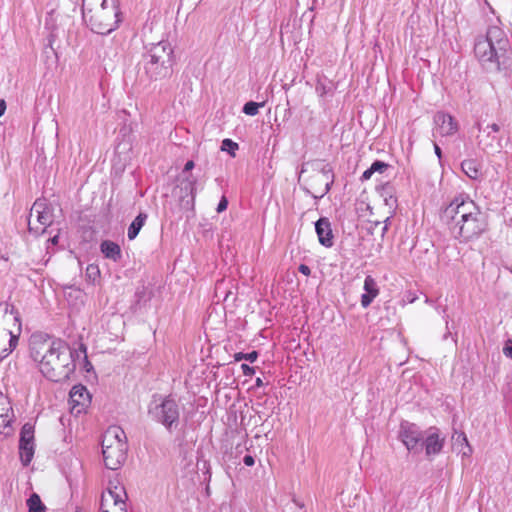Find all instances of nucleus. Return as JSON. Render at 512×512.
Returning <instances> with one entry per match:
<instances>
[{"label":"nucleus","mask_w":512,"mask_h":512,"mask_svg":"<svg viewBox=\"0 0 512 512\" xmlns=\"http://www.w3.org/2000/svg\"><path fill=\"white\" fill-rule=\"evenodd\" d=\"M441 218L451 235L462 242L479 238L487 227L478 205L465 195L455 197L444 209Z\"/></svg>","instance_id":"obj_1"},{"label":"nucleus","mask_w":512,"mask_h":512,"mask_svg":"<svg viewBox=\"0 0 512 512\" xmlns=\"http://www.w3.org/2000/svg\"><path fill=\"white\" fill-rule=\"evenodd\" d=\"M75 354L78 352L61 340H33L30 345L32 359L39 363L41 373L53 382L69 379L76 368Z\"/></svg>","instance_id":"obj_2"},{"label":"nucleus","mask_w":512,"mask_h":512,"mask_svg":"<svg viewBox=\"0 0 512 512\" xmlns=\"http://www.w3.org/2000/svg\"><path fill=\"white\" fill-rule=\"evenodd\" d=\"M474 53L486 70L498 71L510 58V43L504 31L493 26L476 41Z\"/></svg>","instance_id":"obj_3"},{"label":"nucleus","mask_w":512,"mask_h":512,"mask_svg":"<svg viewBox=\"0 0 512 512\" xmlns=\"http://www.w3.org/2000/svg\"><path fill=\"white\" fill-rule=\"evenodd\" d=\"M82 15L90 29L98 34H109L121 22L116 0H82Z\"/></svg>","instance_id":"obj_4"},{"label":"nucleus","mask_w":512,"mask_h":512,"mask_svg":"<svg viewBox=\"0 0 512 512\" xmlns=\"http://www.w3.org/2000/svg\"><path fill=\"white\" fill-rule=\"evenodd\" d=\"M143 57L145 72L151 80H161L172 74L174 55L169 42L151 44Z\"/></svg>","instance_id":"obj_5"},{"label":"nucleus","mask_w":512,"mask_h":512,"mask_svg":"<svg viewBox=\"0 0 512 512\" xmlns=\"http://www.w3.org/2000/svg\"><path fill=\"white\" fill-rule=\"evenodd\" d=\"M101 446L106 468L119 469L127 457L128 446L124 430L119 426L108 427L103 434Z\"/></svg>","instance_id":"obj_6"},{"label":"nucleus","mask_w":512,"mask_h":512,"mask_svg":"<svg viewBox=\"0 0 512 512\" xmlns=\"http://www.w3.org/2000/svg\"><path fill=\"white\" fill-rule=\"evenodd\" d=\"M148 414L152 420L161 423L167 430L177 426L180 417L178 403L170 396L161 398L158 402L154 400L148 408Z\"/></svg>","instance_id":"obj_7"},{"label":"nucleus","mask_w":512,"mask_h":512,"mask_svg":"<svg viewBox=\"0 0 512 512\" xmlns=\"http://www.w3.org/2000/svg\"><path fill=\"white\" fill-rule=\"evenodd\" d=\"M52 222L53 214L51 208L44 200H36L30 210L28 219L29 230L35 234L44 233Z\"/></svg>","instance_id":"obj_8"},{"label":"nucleus","mask_w":512,"mask_h":512,"mask_svg":"<svg viewBox=\"0 0 512 512\" xmlns=\"http://www.w3.org/2000/svg\"><path fill=\"white\" fill-rule=\"evenodd\" d=\"M399 438L409 451L413 453L422 451L423 444L421 443L423 441V433L416 424L408 421L402 422L399 430Z\"/></svg>","instance_id":"obj_9"},{"label":"nucleus","mask_w":512,"mask_h":512,"mask_svg":"<svg viewBox=\"0 0 512 512\" xmlns=\"http://www.w3.org/2000/svg\"><path fill=\"white\" fill-rule=\"evenodd\" d=\"M34 451V426L25 423L21 428L19 439V454L23 466H28L31 463Z\"/></svg>","instance_id":"obj_10"},{"label":"nucleus","mask_w":512,"mask_h":512,"mask_svg":"<svg viewBox=\"0 0 512 512\" xmlns=\"http://www.w3.org/2000/svg\"><path fill=\"white\" fill-rule=\"evenodd\" d=\"M500 131V126L496 123L487 125L482 130V135L478 136V146L485 152L495 153L502 149V141L495 134Z\"/></svg>","instance_id":"obj_11"},{"label":"nucleus","mask_w":512,"mask_h":512,"mask_svg":"<svg viewBox=\"0 0 512 512\" xmlns=\"http://www.w3.org/2000/svg\"><path fill=\"white\" fill-rule=\"evenodd\" d=\"M91 397L87 388L81 384L72 387L69 394L71 412L75 415L81 414L90 404Z\"/></svg>","instance_id":"obj_12"},{"label":"nucleus","mask_w":512,"mask_h":512,"mask_svg":"<svg viewBox=\"0 0 512 512\" xmlns=\"http://www.w3.org/2000/svg\"><path fill=\"white\" fill-rule=\"evenodd\" d=\"M107 490L108 496L112 499V512H127L125 488L122 485L110 482Z\"/></svg>","instance_id":"obj_13"},{"label":"nucleus","mask_w":512,"mask_h":512,"mask_svg":"<svg viewBox=\"0 0 512 512\" xmlns=\"http://www.w3.org/2000/svg\"><path fill=\"white\" fill-rule=\"evenodd\" d=\"M434 122L437 126L436 131L441 136H451L458 130L457 122L447 113L438 112L434 117Z\"/></svg>","instance_id":"obj_14"},{"label":"nucleus","mask_w":512,"mask_h":512,"mask_svg":"<svg viewBox=\"0 0 512 512\" xmlns=\"http://www.w3.org/2000/svg\"><path fill=\"white\" fill-rule=\"evenodd\" d=\"M315 231L318 236V240L321 245L330 248L333 246V232L331 228V223L328 218L321 217L319 220L315 223Z\"/></svg>","instance_id":"obj_15"},{"label":"nucleus","mask_w":512,"mask_h":512,"mask_svg":"<svg viewBox=\"0 0 512 512\" xmlns=\"http://www.w3.org/2000/svg\"><path fill=\"white\" fill-rule=\"evenodd\" d=\"M0 435L8 436L12 432L11 421L13 416V409L9 400L3 395L0 396Z\"/></svg>","instance_id":"obj_16"},{"label":"nucleus","mask_w":512,"mask_h":512,"mask_svg":"<svg viewBox=\"0 0 512 512\" xmlns=\"http://www.w3.org/2000/svg\"><path fill=\"white\" fill-rule=\"evenodd\" d=\"M363 288L365 293L361 296V305L363 308H367L377 297L379 289L376 281L371 276H366Z\"/></svg>","instance_id":"obj_17"},{"label":"nucleus","mask_w":512,"mask_h":512,"mask_svg":"<svg viewBox=\"0 0 512 512\" xmlns=\"http://www.w3.org/2000/svg\"><path fill=\"white\" fill-rule=\"evenodd\" d=\"M100 250L107 259L113 260L114 262H118L122 258L120 246L113 241H102L100 244Z\"/></svg>","instance_id":"obj_18"},{"label":"nucleus","mask_w":512,"mask_h":512,"mask_svg":"<svg viewBox=\"0 0 512 512\" xmlns=\"http://www.w3.org/2000/svg\"><path fill=\"white\" fill-rule=\"evenodd\" d=\"M421 444L425 447L428 456L438 454L443 448V440L439 438L437 433L429 434Z\"/></svg>","instance_id":"obj_19"},{"label":"nucleus","mask_w":512,"mask_h":512,"mask_svg":"<svg viewBox=\"0 0 512 512\" xmlns=\"http://www.w3.org/2000/svg\"><path fill=\"white\" fill-rule=\"evenodd\" d=\"M319 172L322 174L325 180V185L324 188L320 191V195H314L315 198H322L324 195H326L330 191L334 182V174L331 165L322 164L321 168H319Z\"/></svg>","instance_id":"obj_20"},{"label":"nucleus","mask_w":512,"mask_h":512,"mask_svg":"<svg viewBox=\"0 0 512 512\" xmlns=\"http://www.w3.org/2000/svg\"><path fill=\"white\" fill-rule=\"evenodd\" d=\"M148 215L146 213H139L128 227L127 237L129 240H134L142 227L145 225Z\"/></svg>","instance_id":"obj_21"},{"label":"nucleus","mask_w":512,"mask_h":512,"mask_svg":"<svg viewBox=\"0 0 512 512\" xmlns=\"http://www.w3.org/2000/svg\"><path fill=\"white\" fill-rule=\"evenodd\" d=\"M461 169L472 180H477L481 177L480 165L474 159L464 160L461 163Z\"/></svg>","instance_id":"obj_22"},{"label":"nucleus","mask_w":512,"mask_h":512,"mask_svg":"<svg viewBox=\"0 0 512 512\" xmlns=\"http://www.w3.org/2000/svg\"><path fill=\"white\" fill-rule=\"evenodd\" d=\"M28 512H46L47 508L42 503L40 496L37 493H32L27 499Z\"/></svg>","instance_id":"obj_23"},{"label":"nucleus","mask_w":512,"mask_h":512,"mask_svg":"<svg viewBox=\"0 0 512 512\" xmlns=\"http://www.w3.org/2000/svg\"><path fill=\"white\" fill-rule=\"evenodd\" d=\"M264 105H265V102L257 103V102L249 101L243 106V112L246 115L255 116L258 114L259 108L263 107Z\"/></svg>","instance_id":"obj_24"},{"label":"nucleus","mask_w":512,"mask_h":512,"mask_svg":"<svg viewBox=\"0 0 512 512\" xmlns=\"http://www.w3.org/2000/svg\"><path fill=\"white\" fill-rule=\"evenodd\" d=\"M258 358V352L257 351H251L249 353H243V352H238L234 355V359L235 361H242V360H247L251 363L255 362Z\"/></svg>","instance_id":"obj_25"},{"label":"nucleus","mask_w":512,"mask_h":512,"mask_svg":"<svg viewBox=\"0 0 512 512\" xmlns=\"http://www.w3.org/2000/svg\"><path fill=\"white\" fill-rule=\"evenodd\" d=\"M222 150L228 151L231 155L235 154V150L238 149V144L231 139H224L222 141Z\"/></svg>","instance_id":"obj_26"},{"label":"nucleus","mask_w":512,"mask_h":512,"mask_svg":"<svg viewBox=\"0 0 512 512\" xmlns=\"http://www.w3.org/2000/svg\"><path fill=\"white\" fill-rule=\"evenodd\" d=\"M112 505V499L108 496V490L102 493L101 503H100V512H110L108 506Z\"/></svg>","instance_id":"obj_27"},{"label":"nucleus","mask_w":512,"mask_h":512,"mask_svg":"<svg viewBox=\"0 0 512 512\" xmlns=\"http://www.w3.org/2000/svg\"><path fill=\"white\" fill-rule=\"evenodd\" d=\"M389 165L383 161L376 160L370 166V169L373 173L379 172L383 173L388 169Z\"/></svg>","instance_id":"obj_28"},{"label":"nucleus","mask_w":512,"mask_h":512,"mask_svg":"<svg viewBox=\"0 0 512 512\" xmlns=\"http://www.w3.org/2000/svg\"><path fill=\"white\" fill-rule=\"evenodd\" d=\"M86 275L89 279L95 281L100 275L98 266L93 264L88 265L86 268Z\"/></svg>","instance_id":"obj_29"},{"label":"nucleus","mask_w":512,"mask_h":512,"mask_svg":"<svg viewBox=\"0 0 512 512\" xmlns=\"http://www.w3.org/2000/svg\"><path fill=\"white\" fill-rule=\"evenodd\" d=\"M78 353L83 354L84 369L89 372L92 369V364L87 359L86 347L81 344ZM79 357V354H76Z\"/></svg>","instance_id":"obj_30"},{"label":"nucleus","mask_w":512,"mask_h":512,"mask_svg":"<svg viewBox=\"0 0 512 512\" xmlns=\"http://www.w3.org/2000/svg\"><path fill=\"white\" fill-rule=\"evenodd\" d=\"M503 354L512 359V340L509 339L506 341L504 347H503Z\"/></svg>","instance_id":"obj_31"},{"label":"nucleus","mask_w":512,"mask_h":512,"mask_svg":"<svg viewBox=\"0 0 512 512\" xmlns=\"http://www.w3.org/2000/svg\"><path fill=\"white\" fill-rule=\"evenodd\" d=\"M227 206H228V200L226 199V197H222L221 200L219 201L218 203V206L216 208V211L218 213H221L223 211H225L227 209Z\"/></svg>","instance_id":"obj_32"},{"label":"nucleus","mask_w":512,"mask_h":512,"mask_svg":"<svg viewBox=\"0 0 512 512\" xmlns=\"http://www.w3.org/2000/svg\"><path fill=\"white\" fill-rule=\"evenodd\" d=\"M241 369L245 376H252L255 373V369L245 363L241 365Z\"/></svg>","instance_id":"obj_33"},{"label":"nucleus","mask_w":512,"mask_h":512,"mask_svg":"<svg viewBox=\"0 0 512 512\" xmlns=\"http://www.w3.org/2000/svg\"><path fill=\"white\" fill-rule=\"evenodd\" d=\"M17 343H18V336L13 334L12 332H10L9 345H10L11 350H13L16 347Z\"/></svg>","instance_id":"obj_34"},{"label":"nucleus","mask_w":512,"mask_h":512,"mask_svg":"<svg viewBox=\"0 0 512 512\" xmlns=\"http://www.w3.org/2000/svg\"><path fill=\"white\" fill-rule=\"evenodd\" d=\"M299 272L305 276H309L311 274V269L309 268V266L305 265V264H301L298 268Z\"/></svg>","instance_id":"obj_35"},{"label":"nucleus","mask_w":512,"mask_h":512,"mask_svg":"<svg viewBox=\"0 0 512 512\" xmlns=\"http://www.w3.org/2000/svg\"><path fill=\"white\" fill-rule=\"evenodd\" d=\"M316 92L321 96L323 97L326 93V87L323 83H318L316 85Z\"/></svg>","instance_id":"obj_36"},{"label":"nucleus","mask_w":512,"mask_h":512,"mask_svg":"<svg viewBox=\"0 0 512 512\" xmlns=\"http://www.w3.org/2000/svg\"><path fill=\"white\" fill-rule=\"evenodd\" d=\"M243 462L246 466H253L255 463L254 457L251 455H246L243 458Z\"/></svg>","instance_id":"obj_37"},{"label":"nucleus","mask_w":512,"mask_h":512,"mask_svg":"<svg viewBox=\"0 0 512 512\" xmlns=\"http://www.w3.org/2000/svg\"><path fill=\"white\" fill-rule=\"evenodd\" d=\"M5 312L10 313L13 316L17 315L19 313L18 310L15 308V306L10 305V304L6 305Z\"/></svg>","instance_id":"obj_38"},{"label":"nucleus","mask_w":512,"mask_h":512,"mask_svg":"<svg viewBox=\"0 0 512 512\" xmlns=\"http://www.w3.org/2000/svg\"><path fill=\"white\" fill-rule=\"evenodd\" d=\"M373 174H374V173L372 172V170H371V169H370V167H369L367 170H365V171L363 172V174H362V176H361V180H363V181H365V180H369V179L372 177V175H373Z\"/></svg>","instance_id":"obj_39"},{"label":"nucleus","mask_w":512,"mask_h":512,"mask_svg":"<svg viewBox=\"0 0 512 512\" xmlns=\"http://www.w3.org/2000/svg\"><path fill=\"white\" fill-rule=\"evenodd\" d=\"M194 166H195L194 162L192 160H189L186 162L183 171L184 172L190 171L194 168Z\"/></svg>","instance_id":"obj_40"},{"label":"nucleus","mask_w":512,"mask_h":512,"mask_svg":"<svg viewBox=\"0 0 512 512\" xmlns=\"http://www.w3.org/2000/svg\"><path fill=\"white\" fill-rule=\"evenodd\" d=\"M6 110V102L3 99H0V117L4 115Z\"/></svg>","instance_id":"obj_41"},{"label":"nucleus","mask_w":512,"mask_h":512,"mask_svg":"<svg viewBox=\"0 0 512 512\" xmlns=\"http://www.w3.org/2000/svg\"><path fill=\"white\" fill-rule=\"evenodd\" d=\"M434 151L437 157L440 159L442 156V151L441 148L436 143L434 144Z\"/></svg>","instance_id":"obj_42"},{"label":"nucleus","mask_w":512,"mask_h":512,"mask_svg":"<svg viewBox=\"0 0 512 512\" xmlns=\"http://www.w3.org/2000/svg\"><path fill=\"white\" fill-rule=\"evenodd\" d=\"M14 321L18 324V330L21 331V317L18 313L17 315H14Z\"/></svg>","instance_id":"obj_43"},{"label":"nucleus","mask_w":512,"mask_h":512,"mask_svg":"<svg viewBox=\"0 0 512 512\" xmlns=\"http://www.w3.org/2000/svg\"><path fill=\"white\" fill-rule=\"evenodd\" d=\"M190 193L192 195V199L195 197V181H190Z\"/></svg>","instance_id":"obj_44"},{"label":"nucleus","mask_w":512,"mask_h":512,"mask_svg":"<svg viewBox=\"0 0 512 512\" xmlns=\"http://www.w3.org/2000/svg\"><path fill=\"white\" fill-rule=\"evenodd\" d=\"M263 385H264V383H263L262 379L258 377V378L256 379V381H255V386H256V387H261V386H263Z\"/></svg>","instance_id":"obj_45"},{"label":"nucleus","mask_w":512,"mask_h":512,"mask_svg":"<svg viewBox=\"0 0 512 512\" xmlns=\"http://www.w3.org/2000/svg\"><path fill=\"white\" fill-rule=\"evenodd\" d=\"M51 242L53 244H56L58 242V236H54L52 239H51Z\"/></svg>","instance_id":"obj_46"},{"label":"nucleus","mask_w":512,"mask_h":512,"mask_svg":"<svg viewBox=\"0 0 512 512\" xmlns=\"http://www.w3.org/2000/svg\"><path fill=\"white\" fill-rule=\"evenodd\" d=\"M461 436H463V440H464L466 443H468V442H467V438L465 437V435H464V434H462Z\"/></svg>","instance_id":"obj_47"},{"label":"nucleus","mask_w":512,"mask_h":512,"mask_svg":"<svg viewBox=\"0 0 512 512\" xmlns=\"http://www.w3.org/2000/svg\"><path fill=\"white\" fill-rule=\"evenodd\" d=\"M76 512H80V511H76Z\"/></svg>","instance_id":"obj_48"}]
</instances>
